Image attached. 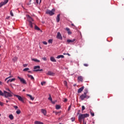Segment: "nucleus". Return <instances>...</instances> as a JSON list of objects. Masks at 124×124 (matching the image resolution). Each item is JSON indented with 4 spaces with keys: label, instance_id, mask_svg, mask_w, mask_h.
Listing matches in <instances>:
<instances>
[{
    "label": "nucleus",
    "instance_id": "nucleus-1",
    "mask_svg": "<svg viewBox=\"0 0 124 124\" xmlns=\"http://www.w3.org/2000/svg\"><path fill=\"white\" fill-rule=\"evenodd\" d=\"M4 96H5V97H6L7 98H8V97H12V96H13V93H12V92H7V91H4Z\"/></svg>",
    "mask_w": 124,
    "mask_h": 124
},
{
    "label": "nucleus",
    "instance_id": "nucleus-2",
    "mask_svg": "<svg viewBox=\"0 0 124 124\" xmlns=\"http://www.w3.org/2000/svg\"><path fill=\"white\" fill-rule=\"evenodd\" d=\"M27 19L28 22H29V26L31 27V28H33V26L32 25H33V23H32V22H33V19L31 18L30 16H27Z\"/></svg>",
    "mask_w": 124,
    "mask_h": 124
},
{
    "label": "nucleus",
    "instance_id": "nucleus-3",
    "mask_svg": "<svg viewBox=\"0 0 124 124\" xmlns=\"http://www.w3.org/2000/svg\"><path fill=\"white\" fill-rule=\"evenodd\" d=\"M55 11H56L55 9H52V10H47L46 13V14H49L50 16H52V15H55Z\"/></svg>",
    "mask_w": 124,
    "mask_h": 124
},
{
    "label": "nucleus",
    "instance_id": "nucleus-4",
    "mask_svg": "<svg viewBox=\"0 0 124 124\" xmlns=\"http://www.w3.org/2000/svg\"><path fill=\"white\" fill-rule=\"evenodd\" d=\"M79 98L81 99V100H84V99H85V98H90V96L87 95V94L84 93L82 95H81V96L79 97Z\"/></svg>",
    "mask_w": 124,
    "mask_h": 124
},
{
    "label": "nucleus",
    "instance_id": "nucleus-5",
    "mask_svg": "<svg viewBox=\"0 0 124 124\" xmlns=\"http://www.w3.org/2000/svg\"><path fill=\"white\" fill-rule=\"evenodd\" d=\"M15 96H16L19 100V101H21V102H23L24 103V97H22L21 96L18 95H14Z\"/></svg>",
    "mask_w": 124,
    "mask_h": 124
},
{
    "label": "nucleus",
    "instance_id": "nucleus-6",
    "mask_svg": "<svg viewBox=\"0 0 124 124\" xmlns=\"http://www.w3.org/2000/svg\"><path fill=\"white\" fill-rule=\"evenodd\" d=\"M84 116H83V114H80L78 116V121L80 123H82V120H83V122H85V120L84 119Z\"/></svg>",
    "mask_w": 124,
    "mask_h": 124
},
{
    "label": "nucleus",
    "instance_id": "nucleus-7",
    "mask_svg": "<svg viewBox=\"0 0 124 124\" xmlns=\"http://www.w3.org/2000/svg\"><path fill=\"white\" fill-rule=\"evenodd\" d=\"M17 78L19 79V80H20L21 83H22V84H27V82H26V80L25 79H24V78H21L19 76L17 77Z\"/></svg>",
    "mask_w": 124,
    "mask_h": 124
},
{
    "label": "nucleus",
    "instance_id": "nucleus-8",
    "mask_svg": "<svg viewBox=\"0 0 124 124\" xmlns=\"http://www.w3.org/2000/svg\"><path fill=\"white\" fill-rule=\"evenodd\" d=\"M57 38H58V39H60V40H62V34H61V32H58L57 33Z\"/></svg>",
    "mask_w": 124,
    "mask_h": 124
},
{
    "label": "nucleus",
    "instance_id": "nucleus-9",
    "mask_svg": "<svg viewBox=\"0 0 124 124\" xmlns=\"http://www.w3.org/2000/svg\"><path fill=\"white\" fill-rule=\"evenodd\" d=\"M8 2V0H4L3 2H1L0 3V7H1L3 5L6 4Z\"/></svg>",
    "mask_w": 124,
    "mask_h": 124
},
{
    "label": "nucleus",
    "instance_id": "nucleus-10",
    "mask_svg": "<svg viewBox=\"0 0 124 124\" xmlns=\"http://www.w3.org/2000/svg\"><path fill=\"white\" fill-rule=\"evenodd\" d=\"M41 112L44 115V116H46L47 114V111L46 109H42Z\"/></svg>",
    "mask_w": 124,
    "mask_h": 124
},
{
    "label": "nucleus",
    "instance_id": "nucleus-11",
    "mask_svg": "<svg viewBox=\"0 0 124 124\" xmlns=\"http://www.w3.org/2000/svg\"><path fill=\"white\" fill-rule=\"evenodd\" d=\"M47 75H49L50 76H54V75H55V73L51 71H48L47 73Z\"/></svg>",
    "mask_w": 124,
    "mask_h": 124
},
{
    "label": "nucleus",
    "instance_id": "nucleus-12",
    "mask_svg": "<svg viewBox=\"0 0 124 124\" xmlns=\"http://www.w3.org/2000/svg\"><path fill=\"white\" fill-rule=\"evenodd\" d=\"M76 39H73L72 40H70V39H68L67 40V43H72V42H74V41H75Z\"/></svg>",
    "mask_w": 124,
    "mask_h": 124
},
{
    "label": "nucleus",
    "instance_id": "nucleus-13",
    "mask_svg": "<svg viewBox=\"0 0 124 124\" xmlns=\"http://www.w3.org/2000/svg\"><path fill=\"white\" fill-rule=\"evenodd\" d=\"M84 86L81 87L80 88H79L78 90V93H82V92H83V90H84Z\"/></svg>",
    "mask_w": 124,
    "mask_h": 124
},
{
    "label": "nucleus",
    "instance_id": "nucleus-14",
    "mask_svg": "<svg viewBox=\"0 0 124 124\" xmlns=\"http://www.w3.org/2000/svg\"><path fill=\"white\" fill-rule=\"evenodd\" d=\"M60 16H61V15H60V14L58 15L57 16L56 21H57V23H59V22H60Z\"/></svg>",
    "mask_w": 124,
    "mask_h": 124
},
{
    "label": "nucleus",
    "instance_id": "nucleus-15",
    "mask_svg": "<svg viewBox=\"0 0 124 124\" xmlns=\"http://www.w3.org/2000/svg\"><path fill=\"white\" fill-rule=\"evenodd\" d=\"M50 61L51 62H57V61L56 60L55 58H54V57H50Z\"/></svg>",
    "mask_w": 124,
    "mask_h": 124
},
{
    "label": "nucleus",
    "instance_id": "nucleus-16",
    "mask_svg": "<svg viewBox=\"0 0 124 124\" xmlns=\"http://www.w3.org/2000/svg\"><path fill=\"white\" fill-rule=\"evenodd\" d=\"M78 81H80L81 82H83V77L82 76H79L78 78Z\"/></svg>",
    "mask_w": 124,
    "mask_h": 124
},
{
    "label": "nucleus",
    "instance_id": "nucleus-17",
    "mask_svg": "<svg viewBox=\"0 0 124 124\" xmlns=\"http://www.w3.org/2000/svg\"><path fill=\"white\" fill-rule=\"evenodd\" d=\"M27 96H29V97L30 98V99H31V100H34V97H32V96H31V95L27 94Z\"/></svg>",
    "mask_w": 124,
    "mask_h": 124
},
{
    "label": "nucleus",
    "instance_id": "nucleus-18",
    "mask_svg": "<svg viewBox=\"0 0 124 124\" xmlns=\"http://www.w3.org/2000/svg\"><path fill=\"white\" fill-rule=\"evenodd\" d=\"M66 31H67L68 34H71V33H72L71 31H70V29H69V28H66L65 29Z\"/></svg>",
    "mask_w": 124,
    "mask_h": 124
},
{
    "label": "nucleus",
    "instance_id": "nucleus-19",
    "mask_svg": "<svg viewBox=\"0 0 124 124\" xmlns=\"http://www.w3.org/2000/svg\"><path fill=\"white\" fill-rule=\"evenodd\" d=\"M82 116H83V118L85 119V118H88V117H89L90 114L86 113L84 114H82Z\"/></svg>",
    "mask_w": 124,
    "mask_h": 124
},
{
    "label": "nucleus",
    "instance_id": "nucleus-20",
    "mask_svg": "<svg viewBox=\"0 0 124 124\" xmlns=\"http://www.w3.org/2000/svg\"><path fill=\"white\" fill-rule=\"evenodd\" d=\"M57 59H61V58H62V59H63V58H64V56L63 55H58L57 57Z\"/></svg>",
    "mask_w": 124,
    "mask_h": 124
},
{
    "label": "nucleus",
    "instance_id": "nucleus-21",
    "mask_svg": "<svg viewBox=\"0 0 124 124\" xmlns=\"http://www.w3.org/2000/svg\"><path fill=\"white\" fill-rule=\"evenodd\" d=\"M28 76L29 77V78H31V80H34V78H33V77L31 75H28Z\"/></svg>",
    "mask_w": 124,
    "mask_h": 124
},
{
    "label": "nucleus",
    "instance_id": "nucleus-22",
    "mask_svg": "<svg viewBox=\"0 0 124 124\" xmlns=\"http://www.w3.org/2000/svg\"><path fill=\"white\" fill-rule=\"evenodd\" d=\"M31 60L33 61L34 62H40V61L36 59H32Z\"/></svg>",
    "mask_w": 124,
    "mask_h": 124
},
{
    "label": "nucleus",
    "instance_id": "nucleus-23",
    "mask_svg": "<svg viewBox=\"0 0 124 124\" xmlns=\"http://www.w3.org/2000/svg\"><path fill=\"white\" fill-rule=\"evenodd\" d=\"M0 95H1L2 96H4V91H3V92H2V91L0 90Z\"/></svg>",
    "mask_w": 124,
    "mask_h": 124
},
{
    "label": "nucleus",
    "instance_id": "nucleus-24",
    "mask_svg": "<svg viewBox=\"0 0 124 124\" xmlns=\"http://www.w3.org/2000/svg\"><path fill=\"white\" fill-rule=\"evenodd\" d=\"M34 124H44L43 123L40 121H35Z\"/></svg>",
    "mask_w": 124,
    "mask_h": 124
},
{
    "label": "nucleus",
    "instance_id": "nucleus-25",
    "mask_svg": "<svg viewBox=\"0 0 124 124\" xmlns=\"http://www.w3.org/2000/svg\"><path fill=\"white\" fill-rule=\"evenodd\" d=\"M48 100H50L52 103H55L53 102V100L52 99V97H51V95H49V97L48 98Z\"/></svg>",
    "mask_w": 124,
    "mask_h": 124
},
{
    "label": "nucleus",
    "instance_id": "nucleus-26",
    "mask_svg": "<svg viewBox=\"0 0 124 124\" xmlns=\"http://www.w3.org/2000/svg\"><path fill=\"white\" fill-rule=\"evenodd\" d=\"M9 119H10V120H13V119H14V117L13 116V115H12V114H10L9 116Z\"/></svg>",
    "mask_w": 124,
    "mask_h": 124
},
{
    "label": "nucleus",
    "instance_id": "nucleus-27",
    "mask_svg": "<svg viewBox=\"0 0 124 124\" xmlns=\"http://www.w3.org/2000/svg\"><path fill=\"white\" fill-rule=\"evenodd\" d=\"M37 68L38 69H39V68H40V66H35L34 67V69L35 70H36L37 69Z\"/></svg>",
    "mask_w": 124,
    "mask_h": 124
},
{
    "label": "nucleus",
    "instance_id": "nucleus-28",
    "mask_svg": "<svg viewBox=\"0 0 124 124\" xmlns=\"http://www.w3.org/2000/svg\"><path fill=\"white\" fill-rule=\"evenodd\" d=\"M56 109H57V110H59V109H61V106L57 105L56 106Z\"/></svg>",
    "mask_w": 124,
    "mask_h": 124
},
{
    "label": "nucleus",
    "instance_id": "nucleus-29",
    "mask_svg": "<svg viewBox=\"0 0 124 124\" xmlns=\"http://www.w3.org/2000/svg\"><path fill=\"white\" fill-rule=\"evenodd\" d=\"M16 114H17V115H19V114H21V110L20 109H17L16 111Z\"/></svg>",
    "mask_w": 124,
    "mask_h": 124
},
{
    "label": "nucleus",
    "instance_id": "nucleus-30",
    "mask_svg": "<svg viewBox=\"0 0 124 124\" xmlns=\"http://www.w3.org/2000/svg\"><path fill=\"white\" fill-rule=\"evenodd\" d=\"M16 80V79L15 78L10 79V82L11 83L12 82H14Z\"/></svg>",
    "mask_w": 124,
    "mask_h": 124
},
{
    "label": "nucleus",
    "instance_id": "nucleus-31",
    "mask_svg": "<svg viewBox=\"0 0 124 124\" xmlns=\"http://www.w3.org/2000/svg\"><path fill=\"white\" fill-rule=\"evenodd\" d=\"M35 30H36L37 31H40V29L37 26H35Z\"/></svg>",
    "mask_w": 124,
    "mask_h": 124
},
{
    "label": "nucleus",
    "instance_id": "nucleus-32",
    "mask_svg": "<svg viewBox=\"0 0 124 124\" xmlns=\"http://www.w3.org/2000/svg\"><path fill=\"white\" fill-rule=\"evenodd\" d=\"M48 43H50L51 44H52V43H53V39H49L48 41Z\"/></svg>",
    "mask_w": 124,
    "mask_h": 124
},
{
    "label": "nucleus",
    "instance_id": "nucleus-33",
    "mask_svg": "<svg viewBox=\"0 0 124 124\" xmlns=\"http://www.w3.org/2000/svg\"><path fill=\"white\" fill-rule=\"evenodd\" d=\"M17 57H15L14 58H13V61L14 62H16V61H17Z\"/></svg>",
    "mask_w": 124,
    "mask_h": 124
},
{
    "label": "nucleus",
    "instance_id": "nucleus-34",
    "mask_svg": "<svg viewBox=\"0 0 124 124\" xmlns=\"http://www.w3.org/2000/svg\"><path fill=\"white\" fill-rule=\"evenodd\" d=\"M63 84L64 85V86H65V87H67V82H66V81H63Z\"/></svg>",
    "mask_w": 124,
    "mask_h": 124
},
{
    "label": "nucleus",
    "instance_id": "nucleus-35",
    "mask_svg": "<svg viewBox=\"0 0 124 124\" xmlns=\"http://www.w3.org/2000/svg\"><path fill=\"white\" fill-rule=\"evenodd\" d=\"M84 94H87V93H88V89H85L84 90Z\"/></svg>",
    "mask_w": 124,
    "mask_h": 124
},
{
    "label": "nucleus",
    "instance_id": "nucleus-36",
    "mask_svg": "<svg viewBox=\"0 0 124 124\" xmlns=\"http://www.w3.org/2000/svg\"><path fill=\"white\" fill-rule=\"evenodd\" d=\"M36 2L37 4L40 3V2H41V0H36Z\"/></svg>",
    "mask_w": 124,
    "mask_h": 124
},
{
    "label": "nucleus",
    "instance_id": "nucleus-37",
    "mask_svg": "<svg viewBox=\"0 0 124 124\" xmlns=\"http://www.w3.org/2000/svg\"><path fill=\"white\" fill-rule=\"evenodd\" d=\"M34 71H43V69H37V70H34Z\"/></svg>",
    "mask_w": 124,
    "mask_h": 124
},
{
    "label": "nucleus",
    "instance_id": "nucleus-38",
    "mask_svg": "<svg viewBox=\"0 0 124 124\" xmlns=\"http://www.w3.org/2000/svg\"><path fill=\"white\" fill-rule=\"evenodd\" d=\"M14 108H15V110H18V106H14Z\"/></svg>",
    "mask_w": 124,
    "mask_h": 124
},
{
    "label": "nucleus",
    "instance_id": "nucleus-39",
    "mask_svg": "<svg viewBox=\"0 0 124 124\" xmlns=\"http://www.w3.org/2000/svg\"><path fill=\"white\" fill-rule=\"evenodd\" d=\"M28 70H30V68H26L23 69L24 71H28Z\"/></svg>",
    "mask_w": 124,
    "mask_h": 124
},
{
    "label": "nucleus",
    "instance_id": "nucleus-40",
    "mask_svg": "<svg viewBox=\"0 0 124 124\" xmlns=\"http://www.w3.org/2000/svg\"><path fill=\"white\" fill-rule=\"evenodd\" d=\"M12 77H13V76H10L8 78H6L5 79V81H6V80H8V79H9V78H11Z\"/></svg>",
    "mask_w": 124,
    "mask_h": 124
},
{
    "label": "nucleus",
    "instance_id": "nucleus-41",
    "mask_svg": "<svg viewBox=\"0 0 124 124\" xmlns=\"http://www.w3.org/2000/svg\"><path fill=\"white\" fill-rule=\"evenodd\" d=\"M46 83V82H45V81L42 82H41L42 86H43L44 85H45Z\"/></svg>",
    "mask_w": 124,
    "mask_h": 124
},
{
    "label": "nucleus",
    "instance_id": "nucleus-42",
    "mask_svg": "<svg viewBox=\"0 0 124 124\" xmlns=\"http://www.w3.org/2000/svg\"><path fill=\"white\" fill-rule=\"evenodd\" d=\"M63 102H67V99L66 98H64Z\"/></svg>",
    "mask_w": 124,
    "mask_h": 124
},
{
    "label": "nucleus",
    "instance_id": "nucleus-43",
    "mask_svg": "<svg viewBox=\"0 0 124 124\" xmlns=\"http://www.w3.org/2000/svg\"><path fill=\"white\" fill-rule=\"evenodd\" d=\"M43 43L45 45H47V44H48V43L46 42H45V41L43 42Z\"/></svg>",
    "mask_w": 124,
    "mask_h": 124
},
{
    "label": "nucleus",
    "instance_id": "nucleus-44",
    "mask_svg": "<svg viewBox=\"0 0 124 124\" xmlns=\"http://www.w3.org/2000/svg\"><path fill=\"white\" fill-rule=\"evenodd\" d=\"M85 109V106H82V111H84V110Z\"/></svg>",
    "mask_w": 124,
    "mask_h": 124
},
{
    "label": "nucleus",
    "instance_id": "nucleus-45",
    "mask_svg": "<svg viewBox=\"0 0 124 124\" xmlns=\"http://www.w3.org/2000/svg\"><path fill=\"white\" fill-rule=\"evenodd\" d=\"M42 60H43V61H47V58H46V57H43Z\"/></svg>",
    "mask_w": 124,
    "mask_h": 124
},
{
    "label": "nucleus",
    "instance_id": "nucleus-46",
    "mask_svg": "<svg viewBox=\"0 0 124 124\" xmlns=\"http://www.w3.org/2000/svg\"><path fill=\"white\" fill-rule=\"evenodd\" d=\"M91 114L92 116V117H93L94 116V113L93 112H91Z\"/></svg>",
    "mask_w": 124,
    "mask_h": 124
},
{
    "label": "nucleus",
    "instance_id": "nucleus-47",
    "mask_svg": "<svg viewBox=\"0 0 124 124\" xmlns=\"http://www.w3.org/2000/svg\"><path fill=\"white\" fill-rule=\"evenodd\" d=\"M23 66L24 67H27V66H28V64H24Z\"/></svg>",
    "mask_w": 124,
    "mask_h": 124
},
{
    "label": "nucleus",
    "instance_id": "nucleus-48",
    "mask_svg": "<svg viewBox=\"0 0 124 124\" xmlns=\"http://www.w3.org/2000/svg\"><path fill=\"white\" fill-rule=\"evenodd\" d=\"M71 120H72V122H74V121H75V118H71Z\"/></svg>",
    "mask_w": 124,
    "mask_h": 124
},
{
    "label": "nucleus",
    "instance_id": "nucleus-49",
    "mask_svg": "<svg viewBox=\"0 0 124 124\" xmlns=\"http://www.w3.org/2000/svg\"><path fill=\"white\" fill-rule=\"evenodd\" d=\"M10 15H11L12 16H14L13 13H12V11L10 12Z\"/></svg>",
    "mask_w": 124,
    "mask_h": 124
},
{
    "label": "nucleus",
    "instance_id": "nucleus-50",
    "mask_svg": "<svg viewBox=\"0 0 124 124\" xmlns=\"http://www.w3.org/2000/svg\"><path fill=\"white\" fill-rule=\"evenodd\" d=\"M6 91H8L9 92H11V91H10V90H9V89H8V88H6Z\"/></svg>",
    "mask_w": 124,
    "mask_h": 124
},
{
    "label": "nucleus",
    "instance_id": "nucleus-51",
    "mask_svg": "<svg viewBox=\"0 0 124 124\" xmlns=\"http://www.w3.org/2000/svg\"><path fill=\"white\" fill-rule=\"evenodd\" d=\"M0 105H1V106H3V103L0 102Z\"/></svg>",
    "mask_w": 124,
    "mask_h": 124
},
{
    "label": "nucleus",
    "instance_id": "nucleus-52",
    "mask_svg": "<svg viewBox=\"0 0 124 124\" xmlns=\"http://www.w3.org/2000/svg\"><path fill=\"white\" fill-rule=\"evenodd\" d=\"M71 108V106H70L68 108V111H69V110H70V108Z\"/></svg>",
    "mask_w": 124,
    "mask_h": 124
},
{
    "label": "nucleus",
    "instance_id": "nucleus-53",
    "mask_svg": "<svg viewBox=\"0 0 124 124\" xmlns=\"http://www.w3.org/2000/svg\"><path fill=\"white\" fill-rule=\"evenodd\" d=\"M9 82H10V79H9L7 81V84H8L9 83Z\"/></svg>",
    "mask_w": 124,
    "mask_h": 124
},
{
    "label": "nucleus",
    "instance_id": "nucleus-54",
    "mask_svg": "<svg viewBox=\"0 0 124 124\" xmlns=\"http://www.w3.org/2000/svg\"><path fill=\"white\" fill-rule=\"evenodd\" d=\"M28 73H32L31 71H28Z\"/></svg>",
    "mask_w": 124,
    "mask_h": 124
},
{
    "label": "nucleus",
    "instance_id": "nucleus-55",
    "mask_svg": "<svg viewBox=\"0 0 124 124\" xmlns=\"http://www.w3.org/2000/svg\"><path fill=\"white\" fill-rule=\"evenodd\" d=\"M84 66H88V64H84Z\"/></svg>",
    "mask_w": 124,
    "mask_h": 124
},
{
    "label": "nucleus",
    "instance_id": "nucleus-56",
    "mask_svg": "<svg viewBox=\"0 0 124 124\" xmlns=\"http://www.w3.org/2000/svg\"><path fill=\"white\" fill-rule=\"evenodd\" d=\"M0 85H2V82H1V81H0Z\"/></svg>",
    "mask_w": 124,
    "mask_h": 124
},
{
    "label": "nucleus",
    "instance_id": "nucleus-57",
    "mask_svg": "<svg viewBox=\"0 0 124 124\" xmlns=\"http://www.w3.org/2000/svg\"><path fill=\"white\" fill-rule=\"evenodd\" d=\"M67 55H68V56H70V54H69V53H67Z\"/></svg>",
    "mask_w": 124,
    "mask_h": 124
},
{
    "label": "nucleus",
    "instance_id": "nucleus-58",
    "mask_svg": "<svg viewBox=\"0 0 124 124\" xmlns=\"http://www.w3.org/2000/svg\"><path fill=\"white\" fill-rule=\"evenodd\" d=\"M55 114H56V115H58V112H55Z\"/></svg>",
    "mask_w": 124,
    "mask_h": 124
},
{
    "label": "nucleus",
    "instance_id": "nucleus-59",
    "mask_svg": "<svg viewBox=\"0 0 124 124\" xmlns=\"http://www.w3.org/2000/svg\"><path fill=\"white\" fill-rule=\"evenodd\" d=\"M23 92H26V90H25V89H24V90H23Z\"/></svg>",
    "mask_w": 124,
    "mask_h": 124
},
{
    "label": "nucleus",
    "instance_id": "nucleus-60",
    "mask_svg": "<svg viewBox=\"0 0 124 124\" xmlns=\"http://www.w3.org/2000/svg\"><path fill=\"white\" fill-rule=\"evenodd\" d=\"M63 55H67L66 53H63Z\"/></svg>",
    "mask_w": 124,
    "mask_h": 124
},
{
    "label": "nucleus",
    "instance_id": "nucleus-61",
    "mask_svg": "<svg viewBox=\"0 0 124 124\" xmlns=\"http://www.w3.org/2000/svg\"><path fill=\"white\" fill-rule=\"evenodd\" d=\"M6 102H7H7H8V101L6 100Z\"/></svg>",
    "mask_w": 124,
    "mask_h": 124
},
{
    "label": "nucleus",
    "instance_id": "nucleus-62",
    "mask_svg": "<svg viewBox=\"0 0 124 124\" xmlns=\"http://www.w3.org/2000/svg\"><path fill=\"white\" fill-rule=\"evenodd\" d=\"M72 26H74L73 24H72Z\"/></svg>",
    "mask_w": 124,
    "mask_h": 124
},
{
    "label": "nucleus",
    "instance_id": "nucleus-63",
    "mask_svg": "<svg viewBox=\"0 0 124 124\" xmlns=\"http://www.w3.org/2000/svg\"><path fill=\"white\" fill-rule=\"evenodd\" d=\"M0 116H1V114H0Z\"/></svg>",
    "mask_w": 124,
    "mask_h": 124
},
{
    "label": "nucleus",
    "instance_id": "nucleus-64",
    "mask_svg": "<svg viewBox=\"0 0 124 124\" xmlns=\"http://www.w3.org/2000/svg\"><path fill=\"white\" fill-rule=\"evenodd\" d=\"M0 47H1V46H0Z\"/></svg>",
    "mask_w": 124,
    "mask_h": 124
}]
</instances>
